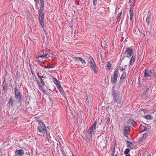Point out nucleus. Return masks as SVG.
<instances>
[{
    "mask_svg": "<svg viewBox=\"0 0 156 156\" xmlns=\"http://www.w3.org/2000/svg\"><path fill=\"white\" fill-rule=\"evenodd\" d=\"M105 127H104V128H103V129H104V128H105Z\"/></svg>",
    "mask_w": 156,
    "mask_h": 156,
    "instance_id": "obj_58",
    "label": "nucleus"
},
{
    "mask_svg": "<svg viewBox=\"0 0 156 156\" xmlns=\"http://www.w3.org/2000/svg\"><path fill=\"white\" fill-rule=\"evenodd\" d=\"M60 91L61 93V94L63 96H65V92L63 89L62 88V87H60V88H59L58 89Z\"/></svg>",
    "mask_w": 156,
    "mask_h": 156,
    "instance_id": "obj_23",
    "label": "nucleus"
},
{
    "mask_svg": "<svg viewBox=\"0 0 156 156\" xmlns=\"http://www.w3.org/2000/svg\"><path fill=\"white\" fill-rule=\"evenodd\" d=\"M133 51L131 48H127L126 49V51L124 52V54L126 57H129L133 54Z\"/></svg>",
    "mask_w": 156,
    "mask_h": 156,
    "instance_id": "obj_7",
    "label": "nucleus"
},
{
    "mask_svg": "<svg viewBox=\"0 0 156 156\" xmlns=\"http://www.w3.org/2000/svg\"><path fill=\"white\" fill-rule=\"evenodd\" d=\"M40 7H44V0H40Z\"/></svg>",
    "mask_w": 156,
    "mask_h": 156,
    "instance_id": "obj_31",
    "label": "nucleus"
},
{
    "mask_svg": "<svg viewBox=\"0 0 156 156\" xmlns=\"http://www.w3.org/2000/svg\"><path fill=\"white\" fill-rule=\"evenodd\" d=\"M124 132L123 133L124 135L126 136L127 137L130 131V128L128 126H126L124 128Z\"/></svg>",
    "mask_w": 156,
    "mask_h": 156,
    "instance_id": "obj_10",
    "label": "nucleus"
},
{
    "mask_svg": "<svg viewBox=\"0 0 156 156\" xmlns=\"http://www.w3.org/2000/svg\"><path fill=\"white\" fill-rule=\"evenodd\" d=\"M39 78L40 80V81L41 82V86H44V82L42 78H43L45 79L46 78V77L45 76H43V77H39Z\"/></svg>",
    "mask_w": 156,
    "mask_h": 156,
    "instance_id": "obj_19",
    "label": "nucleus"
},
{
    "mask_svg": "<svg viewBox=\"0 0 156 156\" xmlns=\"http://www.w3.org/2000/svg\"><path fill=\"white\" fill-rule=\"evenodd\" d=\"M39 126L37 128V133L42 136H44L45 134L47 133L46 130V127L45 125L41 121L39 122Z\"/></svg>",
    "mask_w": 156,
    "mask_h": 156,
    "instance_id": "obj_1",
    "label": "nucleus"
},
{
    "mask_svg": "<svg viewBox=\"0 0 156 156\" xmlns=\"http://www.w3.org/2000/svg\"><path fill=\"white\" fill-rule=\"evenodd\" d=\"M126 72H124L122 74L121 76L120 77V80H122L124 79L126 77Z\"/></svg>",
    "mask_w": 156,
    "mask_h": 156,
    "instance_id": "obj_26",
    "label": "nucleus"
},
{
    "mask_svg": "<svg viewBox=\"0 0 156 156\" xmlns=\"http://www.w3.org/2000/svg\"><path fill=\"white\" fill-rule=\"evenodd\" d=\"M89 132L88 131H86V133H85V136L87 138H89V137L90 138V137H92V135H91L90 134H89Z\"/></svg>",
    "mask_w": 156,
    "mask_h": 156,
    "instance_id": "obj_29",
    "label": "nucleus"
},
{
    "mask_svg": "<svg viewBox=\"0 0 156 156\" xmlns=\"http://www.w3.org/2000/svg\"><path fill=\"white\" fill-rule=\"evenodd\" d=\"M110 119L109 118H108L106 121V123L105 124V126L107 128H108L109 126V125L110 123Z\"/></svg>",
    "mask_w": 156,
    "mask_h": 156,
    "instance_id": "obj_24",
    "label": "nucleus"
},
{
    "mask_svg": "<svg viewBox=\"0 0 156 156\" xmlns=\"http://www.w3.org/2000/svg\"><path fill=\"white\" fill-rule=\"evenodd\" d=\"M122 96H120L117 98H116L113 99V102L114 104H115V102H116L118 104H120L121 102L122 101Z\"/></svg>",
    "mask_w": 156,
    "mask_h": 156,
    "instance_id": "obj_13",
    "label": "nucleus"
},
{
    "mask_svg": "<svg viewBox=\"0 0 156 156\" xmlns=\"http://www.w3.org/2000/svg\"><path fill=\"white\" fill-rule=\"evenodd\" d=\"M112 95L113 96V99L121 96L120 95V94L119 93V92L118 91L115 90H113Z\"/></svg>",
    "mask_w": 156,
    "mask_h": 156,
    "instance_id": "obj_11",
    "label": "nucleus"
},
{
    "mask_svg": "<svg viewBox=\"0 0 156 156\" xmlns=\"http://www.w3.org/2000/svg\"><path fill=\"white\" fill-rule=\"evenodd\" d=\"M128 125L129 126H135L136 125V123L133 119H129L127 121Z\"/></svg>",
    "mask_w": 156,
    "mask_h": 156,
    "instance_id": "obj_14",
    "label": "nucleus"
},
{
    "mask_svg": "<svg viewBox=\"0 0 156 156\" xmlns=\"http://www.w3.org/2000/svg\"><path fill=\"white\" fill-rule=\"evenodd\" d=\"M57 148H59L60 149H61V147L62 145H61L60 142H58V143H57Z\"/></svg>",
    "mask_w": 156,
    "mask_h": 156,
    "instance_id": "obj_35",
    "label": "nucleus"
},
{
    "mask_svg": "<svg viewBox=\"0 0 156 156\" xmlns=\"http://www.w3.org/2000/svg\"><path fill=\"white\" fill-rule=\"evenodd\" d=\"M131 0H129V3H131V2H132Z\"/></svg>",
    "mask_w": 156,
    "mask_h": 156,
    "instance_id": "obj_56",
    "label": "nucleus"
},
{
    "mask_svg": "<svg viewBox=\"0 0 156 156\" xmlns=\"http://www.w3.org/2000/svg\"><path fill=\"white\" fill-rule=\"evenodd\" d=\"M107 69L109 70L111 67V65L109 62H108L107 64Z\"/></svg>",
    "mask_w": 156,
    "mask_h": 156,
    "instance_id": "obj_32",
    "label": "nucleus"
},
{
    "mask_svg": "<svg viewBox=\"0 0 156 156\" xmlns=\"http://www.w3.org/2000/svg\"><path fill=\"white\" fill-rule=\"evenodd\" d=\"M134 4H132L131 5L130 7V9H131V8L133 10V7L134 6Z\"/></svg>",
    "mask_w": 156,
    "mask_h": 156,
    "instance_id": "obj_46",
    "label": "nucleus"
},
{
    "mask_svg": "<svg viewBox=\"0 0 156 156\" xmlns=\"http://www.w3.org/2000/svg\"><path fill=\"white\" fill-rule=\"evenodd\" d=\"M56 85L57 87V88L58 89H59V88H60V87H62L61 84H60V83H58L57 84H56Z\"/></svg>",
    "mask_w": 156,
    "mask_h": 156,
    "instance_id": "obj_40",
    "label": "nucleus"
},
{
    "mask_svg": "<svg viewBox=\"0 0 156 156\" xmlns=\"http://www.w3.org/2000/svg\"><path fill=\"white\" fill-rule=\"evenodd\" d=\"M144 118L147 120H151L153 119V117L150 115H147L144 116Z\"/></svg>",
    "mask_w": 156,
    "mask_h": 156,
    "instance_id": "obj_22",
    "label": "nucleus"
},
{
    "mask_svg": "<svg viewBox=\"0 0 156 156\" xmlns=\"http://www.w3.org/2000/svg\"><path fill=\"white\" fill-rule=\"evenodd\" d=\"M20 103V106H23V105L22 104V102H20V103Z\"/></svg>",
    "mask_w": 156,
    "mask_h": 156,
    "instance_id": "obj_55",
    "label": "nucleus"
},
{
    "mask_svg": "<svg viewBox=\"0 0 156 156\" xmlns=\"http://www.w3.org/2000/svg\"><path fill=\"white\" fill-rule=\"evenodd\" d=\"M140 129L143 131H145L147 130V128L141 124L140 126Z\"/></svg>",
    "mask_w": 156,
    "mask_h": 156,
    "instance_id": "obj_21",
    "label": "nucleus"
},
{
    "mask_svg": "<svg viewBox=\"0 0 156 156\" xmlns=\"http://www.w3.org/2000/svg\"><path fill=\"white\" fill-rule=\"evenodd\" d=\"M38 61L37 62L39 63H42L44 64V63L45 61L43 60V58H42L39 56L37 57Z\"/></svg>",
    "mask_w": 156,
    "mask_h": 156,
    "instance_id": "obj_18",
    "label": "nucleus"
},
{
    "mask_svg": "<svg viewBox=\"0 0 156 156\" xmlns=\"http://www.w3.org/2000/svg\"><path fill=\"white\" fill-rule=\"evenodd\" d=\"M15 88V98L18 103L23 101V96L21 91L17 87L16 85Z\"/></svg>",
    "mask_w": 156,
    "mask_h": 156,
    "instance_id": "obj_2",
    "label": "nucleus"
},
{
    "mask_svg": "<svg viewBox=\"0 0 156 156\" xmlns=\"http://www.w3.org/2000/svg\"><path fill=\"white\" fill-rule=\"evenodd\" d=\"M150 18H151L150 15L149 14H148L147 15V18H146V21L148 24H149L150 22V20H151Z\"/></svg>",
    "mask_w": 156,
    "mask_h": 156,
    "instance_id": "obj_20",
    "label": "nucleus"
},
{
    "mask_svg": "<svg viewBox=\"0 0 156 156\" xmlns=\"http://www.w3.org/2000/svg\"><path fill=\"white\" fill-rule=\"evenodd\" d=\"M151 75V76H153L154 77H156V72L152 70Z\"/></svg>",
    "mask_w": 156,
    "mask_h": 156,
    "instance_id": "obj_34",
    "label": "nucleus"
},
{
    "mask_svg": "<svg viewBox=\"0 0 156 156\" xmlns=\"http://www.w3.org/2000/svg\"><path fill=\"white\" fill-rule=\"evenodd\" d=\"M140 110L141 111H143V112L144 113H148L147 112L148 111V110H145V109H141Z\"/></svg>",
    "mask_w": 156,
    "mask_h": 156,
    "instance_id": "obj_41",
    "label": "nucleus"
},
{
    "mask_svg": "<svg viewBox=\"0 0 156 156\" xmlns=\"http://www.w3.org/2000/svg\"><path fill=\"white\" fill-rule=\"evenodd\" d=\"M37 75L38 76V77H43V76H40L39 74V73L37 72Z\"/></svg>",
    "mask_w": 156,
    "mask_h": 156,
    "instance_id": "obj_45",
    "label": "nucleus"
},
{
    "mask_svg": "<svg viewBox=\"0 0 156 156\" xmlns=\"http://www.w3.org/2000/svg\"><path fill=\"white\" fill-rule=\"evenodd\" d=\"M141 82L140 81V78L139 77L138 79V81L137 82V84L138 85H140V84Z\"/></svg>",
    "mask_w": 156,
    "mask_h": 156,
    "instance_id": "obj_47",
    "label": "nucleus"
},
{
    "mask_svg": "<svg viewBox=\"0 0 156 156\" xmlns=\"http://www.w3.org/2000/svg\"><path fill=\"white\" fill-rule=\"evenodd\" d=\"M3 86V89L4 90H6L7 89V84L5 83H3L2 84Z\"/></svg>",
    "mask_w": 156,
    "mask_h": 156,
    "instance_id": "obj_28",
    "label": "nucleus"
},
{
    "mask_svg": "<svg viewBox=\"0 0 156 156\" xmlns=\"http://www.w3.org/2000/svg\"><path fill=\"white\" fill-rule=\"evenodd\" d=\"M136 1V0H134V2H133V4H134L135 3V2Z\"/></svg>",
    "mask_w": 156,
    "mask_h": 156,
    "instance_id": "obj_57",
    "label": "nucleus"
},
{
    "mask_svg": "<svg viewBox=\"0 0 156 156\" xmlns=\"http://www.w3.org/2000/svg\"><path fill=\"white\" fill-rule=\"evenodd\" d=\"M133 145L132 143L128 141L127 142V147L129 148H131L132 147L131 146H132Z\"/></svg>",
    "mask_w": 156,
    "mask_h": 156,
    "instance_id": "obj_27",
    "label": "nucleus"
},
{
    "mask_svg": "<svg viewBox=\"0 0 156 156\" xmlns=\"http://www.w3.org/2000/svg\"><path fill=\"white\" fill-rule=\"evenodd\" d=\"M152 69H145L144 70V76L145 77H148L150 76H151V73Z\"/></svg>",
    "mask_w": 156,
    "mask_h": 156,
    "instance_id": "obj_9",
    "label": "nucleus"
},
{
    "mask_svg": "<svg viewBox=\"0 0 156 156\" xmlns=\"http://www.w3.org/2000/svg\"><path fill=\"white\" fill-rule=\"evenodd\" d=\"M149 90V88H147L146 89L144 90L142 94V97L145 98V96H146L147 95L148 91Z\"/></svg>",
    "mask_w": 156,
    "mask_h": 156,
    "instance_id": "obj_16",
    "label": "nucleus"
},
{
    "mask_svg": "<svg viewBox=\"0 0 156 156\" xmlns=\"http://www.w3.org/2000/svg\"><path fill=\"white\" fill-rule=\"evenodd\" d=\"M97 124V121H96L94 122V123L92 125L91 127L90 128L91 129H93V130H94Z\"/></svg>",
    "mask_w": 156,
    "mask_h": 156,
    "instance_id": "obj_25",
    "label": "nucleus"
},
{
    "mask_svg": "<svg viewBox=\"0 0 156 156\" xmlns=\"http://www.w3.org/2000/svg\"><path fill=\"white\" fill-rule=\"evenodd\" d=\"M55 66H45L44 67L46 68H53L55 67Z\"/></svg>",
    "mask_w": 156,
    "mask_h": 156,
    "instance_id": "obj_38",
    "label": "nucleus"
},
{
    "mask_svg": "<svg viewBox=\"0 0 156 156\" xmlns=\"http://www.w3.org/2000/svg\"><path fill=\"white\" fill-rule=\"evenodd\" d=\"M42 28H43V30L44 31V32L45 33H46V31L44 29V27H42Z\"/></svg>",
    "mask_w": 156,
    "mask_h": 156,
    "instance_id": "obj_53",
    "label": "nucleus"
},
{
    "mask_svg": "<svg viewBox=\"0 0 156 156\" xmlns=\"http://www.w3.org/2000/svg\"><path fill=\"white\" fill-rule=\"evenodd\" d=\"M45 56H46V58H49L50 57V55L48 54H46L45 55Z\"/></svg>",
    "mask_w": 156,
    "mask_h": 156,
    "instance_id": "obj_48",
    "label": "nucleus"
},
{
    "mask_svg": "<svg viewBox=\"0 0 156 156\" xmlns=\"http://www.w3.org/2000/svg\"><path fill=\"white\" fill-rule=\"evenodd\" d=\"M101 9H104V8H101Z\"/></svg>",
    "mask_w": 156,
    "mask_h": 156,
    "instance_id": "obj_59",
    "label": "nucleus"
},
{
    "mask_svg": "<svg viewBox=\"0 0 156 156\" xmlns=\"http://www.w3.org/2000/svg\"><path fill=\"white\" fill-rule=\"evenodd\" d=\"M53 78L54 80V82L56 85L59 83L57 79L55 78L54 77H53Z\"/></svg>",
    "mask_w": 156,
    "mask_h": 156,
    "instance_id": "obj_39",
    "label": "nucleus"
},
{
    "mask_svg": "<svg viewBox=\"0 0 156 156\" xmlns=\"http://www.w3.org/2000/svg\"><path fill=\"white\" fill-rule=\"evenodd\" d=\"M121 71H123L125 70V68H122L120 69Z\"/></svg>",
    "mask_w": 156,
    "mask_h": 156,
    "instance_id": "obj_50",
    "label": "nucleus"
},
{
    "mask_svg": "<svg viewBox=\"0 0 156 156\" xmlns=\"http://www.w3.org/2000/svg\"><path fill=\"white\" fill-rule=\"evenodd\" d=\"M147 136V134L146 133H144V134H143L142 137L143 138H144V139H146Z\"/></svg>",
    "mask_w": 156,
    "mask_h": 156,
    "instance_id": "obj_42",
    "label": "nucleus"
},
{
    "mask_svg": "<svg viewBox=\"0 0 156 156\" xmlns=\"http://www.w3.org/2000/svg\"><path fill=\"white\" fill-rule=\"evenodd\" d=\"M89 66L93 69L95 73L96 74L97 73L98 68L96 66V64L94 61L90 62Z\"/></svg>",
    "mask_w": 156,
    "mask_h": 156,
    "instance_id": "obj_6",
    "label": "nucleus"
},
{
    "mask_svg": "<svg viewBox=\"0 0 156 156\" xmlns=\"http://www.w3.org/2000/svg\"><path fill=\"white\" fill-rule=\"evenodd\" d=\"M136 57L134 54L132 55L130 60L129 62V64L130 65H131L133 64L135 61Z\"/></svg>",
    "mask_w": 156,
    "mask_h": 156,
    "instance_id": "obj_15",
    "label": "nucleus"
},
{
    "mask_svg": "<svg viewBox=\"0 0 156 156\" xmlns=\"http://www.w3.org/2000/svg\"><path fill=\"white\" fill-rule=\"evenodd\" d=\"M62 154H63V155L64 156H66V155L65 154H64V151H62Z\"/></svg>",
    "mask_w": 156,
    "mask_h": 156,
    "instance_id": "obj_52",
    "label": "nucleus"
},
{
    "mask_svg": "<svg viewBox=\"0 0 156 156\" xmlns=\"http://www.w3.org/2000/svg\"><path fill=\"white\" fill-rule=\"evenodd\" d=\"M129 14H130V19L131 21L132 20V19L133 18V10L131 8L129 10Z\"/></svg>",
    "mask_w": 156,
    "mask_h": 156,
    "instance_id": "obj_17",
    "label": "nucleus"
},
{
    "mask_svg": "<svg viewBox=\"0 0 156 156\" xmlns=\"http://www.w3.org/2000/svg\"><path fill=\"white\" fill-rule=\"evenodd\" d=\"M40 11H39V12H44V7H40Z\"/></svg>",
    "mask_w": 156,
    "mask_h": 156,
    "instance_id": "obj_36",
    "label": "nucleus"
},
{
    "mask_svg": "<svg viewBox=\"0 0 156 156\" xmlns=\"http://www.w3.org/2000/svg\"><path fill=\"white\" fill-rule=\"evenodd\" d=\"M115 149H114L112 151V156H114L115 154Z\"/></svg>",
    "mask_w": 156,
    "mask_h": 156,
    "instance_id": "obj_44",
    "label": "nucleus"
},
{
    "mask_svg": "<svg viewBox=\"0 0 156 156\" xmlns=\"http://www.w3.org/2000/svg\"><path fill=\"white\" fill-rule=\"evenodd\" d=\"M130 151V150L128 148H126V149L125 151H124V154L126 155L127 154H129L128 153H129Z\"/></svg>",
    "mask_w": 156,
    "mask_h": 156,
    "instance_id": "obj_33",
    "label": "nucleus"
},
{
    "mask_svg": "<svg viewBox=\"0 0 156 156\" xmlns=\"http://www.w3.org/2000/svg\"><path fill=\"white\" fill-rule=\"evenodd\" d=\"M119 69L118 68L116 69L113 75L111 77V82L113 85H115L117 81L118 76L119 73Z\"/></svg>",
    "mask_w": 156,
    "mask_h": 156,
    "instance_id": "obj_3",
    "label": "nucleus"
},
{
    "mask_svg": "<svg viewBox=\"0 0 156 156\" xmlns=\"http://www.w3.org/2000/svg\"><path fill=\"white\" fill-rule=\"evenodd\" d=\"M39 57L42 58H44V57H45L46 58V56H45V55H42L41 56H39Z\"/></svg>",
    "mask_w": 156,
    "mask_h": 156,
    "instance_id": "obj_49",
    "label": "nucleus"
},
{
    "mask_svg": "<svg viewBox=\"0 0 156 156\" xmlns=\"http://www.w3.org/2000/svg\"><path fill=\"white\" fill-rule=\"evenodd\" d=\"M38 14L39 15L38 20L39 23L41 27H43L44 24L43 20L44 19V13L42 12H39Z\"/></svg>",
    "mask_w": 156,
    "mask_h": 156,
    "instance_id": "obj_5",
    "label": "nucleus"
},
{
    "mask_svg": "<svg viewBox=\"0 0 156 156\" xmlns=\"http://www.w3.org/2000/svg\"><path fill=\"white\" fill-rule=\"evenodd\" d=\"M17 102L16 100L14 99L12 96L10 98L9 101L7 104V105L9 108H12L16 105Z\"/></svg>",
    "mask_w": 156,
    "mask_h": 156,
    "instance_id": "obj_4",
    "label": "nucleus"
},
{
    "mask_svg": "<svg viewBox=\"0 0 156 156\" xmlns=\"http://www.w3.org/2000/svg\"><path fill=\"white\" fill-rule=\"evenodd\" d=\"M122 14V12H120V13H119L118 15V16L117 17V21L119 23L120 20V19H121L120 17H121V16Z\"/></svg>",
    "mask_w": 156,
    "mask_h": 156,
    "instance_id": "obj_30",
    "label": "nucleus"
},
{
    "mask_svg": "<svg viewBox=\"0 0 156 156\" xmlns=\"http://www.w3.org/2000/svg\"><path fill=\"white\" fill-rule=\"evenodd\" d=\"M94 130H93V129H91L90 128L88 131L89 133V134L91 135Z\"/></svg>",
    "mask_w": 156,
    "mask_h": 156,
    "instance_id": "obj_37",
    "label": "nucleus"
},
{
    "mask_svg": "<svg viewBox=\"0 0 156 156\" xmlns=\"http://www.w3.org/2000/svg\"><path fill=\"white\" fill-rule=\"evenodd\" d=\"M43 92L44 93H46V91L44 90H43Z\"/></svg>",
    "mask_w": 156,
    "mask_h": 156,
    "instance_id": "obj_54",
    "label": "nucleus"
},
{
    "mask_svg": "<svg viewBox=\"0 0 156 156\" xmlns=\"http://www.w3.org/2000/svg\"><path fill=\"white\" fill-rule=\"evenodd\" d=\"M34 1L37 3V2H38L39 1V0H34Z\"/></svg>",
    "mask_w": 156,
    "mask_h": 156,
    "instance_id": "obj_51",
    "label": "nucleus"
},
{
    "mask_svg": "<svg viewBox=\"0 0 156 156\" xmlns=\"http://www.w3.org/2000/svg\"><path fill=\"white\" fill-rule=\"evenodd\" d=\"M73 58L76 60L75 61H80L82 64H86V61L85 60L81 57L74 56Z\"/></svg>",
    "mask_w": 156,
    "mask_h": 156,
    "instance_id": "obj_12",
    "label": "nucleus"
},
{
    "mask_svg": "<svg viewBox=\"0 0 156 156\" xmlns=\"http://www.w3.org/2000/svg\"><path fill=\"white\" fill-rule=\"evenodd\" d=\"M24 152L23 149L16 150L15 152V155L14 156H23L24 154Z\"/></svg>",
    "mask_w": 156,
    "mask_h": 156,
    "instance_id": "obj_8",
    "label": "nucleus"
},
{
    "mask_svg": "<svg viewBox=\"0 0 156 156\" xmlns=\"http://www.w3.org/2000/svg\"><path fill=\"white\" fill-rule=\"evenodd\" d=\"M97 0H93V3L94 5H96L97 4Z\"/></svg>",
    "mask_w": 156,
    "mask_h": 156,
    "instance_id": "obj_43",
    "label": "nucleus"
}]
</instances>
